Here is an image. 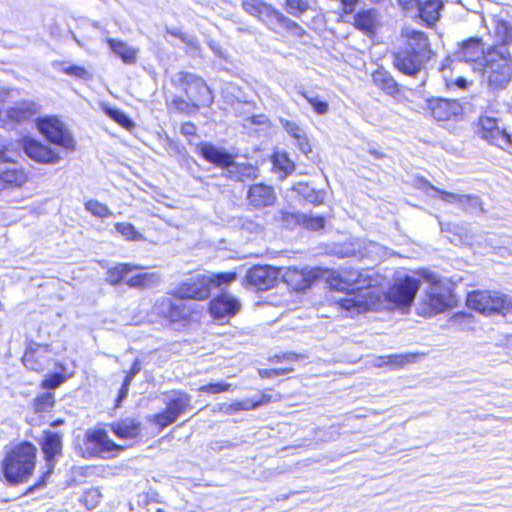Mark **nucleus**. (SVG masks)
Returning <instances> with one entry per match:
<instances>
[{"label":"nucleus","instance_id":"nucleus-1","mask_svg":"<svg viewBox=\"0 0 512 512\" xmlns=\"http://www.w3.org/2000/svg\"><path fill=\"white\" fill-rule=\"evenodd\" d=\"M403 37L404 46L393 53L392 64L401 74L415 78L436 53L429 36L423 31L407 30Z\"/></svg>","mask_w":512,"mask_h":512},{"label":"nucleus","instance_id":"nucleus-2","mask_svg":"<svg viewBox=\"0 0 512 512\" xmlns=\"http://www.w3.org/2000/svg\"><path fill=\"white\" fill-rule=\"evenodd\" d=\"M38 449L29 440H21L8 447L0 461V478L11 486L27 483L34 475Z\"/></svg>","mask_w":512,"mask_h":512},{"label":"nucleus","instance_id":"nucleus-3","mask_svg":"<svg viewBox=\"0 0 512 512\" xmlns=\"http://www.w3.org/2000/svg\"><path fill=\"white\" fill-rule=\"evenodd\" d=\"M175 89L182 92L186 98L175 96L169 108L176 113L192 115L203 107H210L213 103V94L205 80L196 74L181 71L177 79L172 80Z\"/></svg>","mask_w":512,"mask_h":512},{"label":"nucleus","instance_id":"nucleus-4","mask_svg":"<svg viewBox=\"0 0 512 512\" xmlns=\"http://www.w3.org/2000/svg\"><path fill=\"white\" fill-rule=\"evenodd\" d=\"M153 312L168 326L186 328L200 321L203 307L169 295L154 303Z\"/></svg>","mask_w":512,"mask_h":512},{"label":"nucleus","instance_id":"nucleus-5","mask_svg":"<svg viewBox=\"0 0 512 512\" xmlns=\"http://www.w3.org/2000/svg\"><path fill=\"white\" fill-rule=\"evenodd\" d=\"M64 436L61 432L52 430H43L38 441L44 467L33 484L28 486L23 492V496L30 495L35 491L43 490L50 482L51 476L55 471L56 464L63 456Z\"/></svg>","mask_w":512,"mask_h":512},{"label":"nucleus","instance_id":"nucleus-6","mask_svg":"<svg viewBox=\"0 0 512 512\" xmlns=\"http://www.w3.org/2000/svg\"><path fill=\"white\" fill-rule=\"evenodd\" d=\"M421 277L429 287L425 299L421 302L419 315L431 317L456 306L457 298L451 285L430 271H423Z\"/></svg>","mask_w":512,"mask_h":512},{"label":"nucleus","instance_id":"nucleus-7","mask_svg":"<svg viewBox=\"0 0 512 512\" xmlns=\"http://www.w3.org/2000/svg\"><path fill=\"white\" fill-rule=\"evenodd\" d=\"M77 454L83 459H110L117 457L127 446L116 443L109 437L103 426H95L86 430L82 441L75 446Z\"/></svg>","mask_w":512,"mask_h":512},{"label":"nucleus","instance_id":"nucleus-8","mask_svg":"<svg viewBox=\"0 0 512 512\" xmlns=\"http://www.w3.org/2000/svg\"><path fill=\"white\" fill-rule=\"evenodd\" d=\"M478 71L489 86L495 89L505 88L512 79V54L508 48L489 46Z\"/></svg>","mask_w":512,"mask_h":512},{"label":"nucleus","instance_id":"nucleus-9","mask_svg":"<svg viewBox=\"0 0 512 512\" xmlns=\"http://www.w3.org/2000/svg\"><path fill=\"white\" fill-rule=\"evenodd\" d=\"M465 306L486 317L506 316L512 311V299L497 290L475 289L466 294Z\"/></svg>","mask_w":512,"mask_h":512},{"label":"nucleus","instance_id":"nucleus-10","mask_svg":"<svg viewBox=\"0 0 512 512\" xmlns=\"http://www.w3.org/2000/svg\"><path fill=\"white\" fill-rule=\"evenodd\" d=\"M143 269L141 266L131 263H118L106 272V281L111 286H118L125 283L129 288L145 289L152 287L159 283L160 275L156 272H137L131 275L136 270Z\"/></svg>","mask_w":512,"mask_h":512},{"label":"nucleus","instance_id":"nucleus-11","mask_svg":"<svg viewBox=\"0 0 512 512\" xmlns=\"http://www.w3.org/2000/svg\"><path fill=\"white\" fill-rule=\"evenodd\" d=\"M327 272L326 284L330 290L337 292H349L352 290H364L372 287L373 277L368 269H356L344 267L337 270H322Z\"/></svg>","mask_w":512,"mask_h":512},{"label":"nucleus","instance_id":"nucleus-12","mask_svg":"<svg viewBox=\"0 0 512 512\" xmlns=\"http://www.w3.org/2000/svg\"><path fill=\"white\" fill-rule=\"evenodd\" d=\"M475 133L490 145L504 151L512 149V134L499 117L482 113L475 123Z\"/></svg>","mask_w":512,"mask_h":512},{"label":"nucleus","instance_id":"nucleus-13","mask_svg":"<svg viewBox=\"0 0 512 512\" xmlns=\"http://www.w3.org/2000/svg\"><path fill=\"white\" fill-rule=\"evenodd\" d=\"M193 408L191 395L183 390H174L172 396L165 402V407L150 418L159 431L174 424L182 415Z\"/></svg>","mask_w":512,"mask_h":512},{"label":"nucleus","instance_id":"nucleus-14","mask_svg":"<svg viewBox=\"0 0 512 512\" xmlns=\"http://www.w3.org/2000/svg\"><path fill=\"white\" fill-rule=\"evenodd\" d=\"M346 296L335 300L334 305L341 311L350 315L363 314L377 309L381 304V293L372 287L364 290L344 292Z\"/></svg>","mask_w":512,"mask_h":512},{"label":"nucleus","instance_id":"nucleus-15","mask_svg":"<svg viewBox=\"0 0 512 512\" xmlns=\"http://www.w3.org/2000/svg\"><path fill=\"white\" fill-rule=\"evenodd\" d=\"M36 128L49 143L57 145L66 151H73L75 149L76 142L73 135L58 116L48 115L37 118Z\"/></svg>","mask_w":512,"mask_h":512},{"label":"nucleus","instance_id":"nucleus-16","mask_svg":"<svg viewBox=\"0 0 512 512\" xmlns=\"http://www.w3.org/2000/svg\"><path fill=\"white\" fill-rule=\"evenodd\" d=\"M280 278L281 267L254 264L247 270L243 278V285L263 292L275 288L280 282Z\"/></svg>","mask_w":512,"mask_h":512},{"label":"nucleus","instance_id":"nucleus-17","mask_svg":"<svg viewBox=\"0 0 512 512\" xmlns=\"http://www.w3.org/2000/svg\"><path fill=\"white\" fill-rule=\"evenodd\" d=\"M321 276L320 268L281 267L280 281L285 283L291 291L303 292L310 289Z\"/></svg>","mask_w":512,"mask_h":512},{"label":"nucleus","instance_id":"nucleus-18","mask_svg":"<svg viewBox=\"0 0 512 512\" xmlns=\"http://www.w3.org/2000/svg\"><path fill=\"white\" fill-rule=\"evenodd\" d=\"M51 345L28 341L21 356L22 365L30 372L42 374L51 362Z\"/></svg>","mask_w":512,"mask_h":512},{"label":"nucleus","instance_id":"nucleus-19","mask_svg":"<svg viewBox=\"0 0 512 512\" xmlns=\"http://www.w3.org/2000/svg\"><path fill=\"white\" fill-rule=\"evenodd\" d=\"M419 288L420 281L406 275L389 286L386 300L398 307H410Z\"/></svg>","mask_w":512,"mask_h":512},{"label":"nucleus","instance_id":"nucleus-20","mask_svg":"<svg viewBox=\"0 0 512 512\" xmlns=\"http://www.w3.org/2000/svg\"><path fill=\"white\" fill-rule=\"evenodd\" d=\"M267 27L273 33L280 35L285 42L302 39L307 36V31L303 26L287 17L280 10L274 20L267 23Z\"/></svg>","mask_w":512,"mask_h":512},{"label":"nucleus","instance_id":"nucleus-21","mask_svg":"<svg viewBox=\"0 0 512 512\" xmlns=\"http://www.w3.org/2000/svg\"><path fill=\"white\" fill-rule=\"evenodd\" d=\"M206 281L205 275H198L192 281L181 282L177 288L170 291L168 295L175 296L186 302H189V300H206L210 297V291H208Z\"/></svg>","mask_w":512,"mask_h":512},{"label":"nucleus","instance_id":"nucleus-22","mask_svg":"<svg viewBox=\"0 0 512 512\" xmlns=\"http://www.w3.org/2000/svg\"><path fill=\"white\" fill-rule=\"evenodd\" d=\"M430 116L438 121H449L462 115L463 106L459 100L446 98H432L427 102Z\"/></svg>","mask_w":512,"mask_h":512},{"label":"nucleus","instance_id":"nucleus-23","mask_svg":"<svg viewBox=\"0 0 512 512\" xmlns=\"http://www.w3.org/2000/svg\"><path fill=\"white\" fill-rule=\"evenodd\" d=\"M240 309V301L227 293H220L214 296L208 304L210 316L217 321L234 317Z\"/></svg>","mask_w":512,"mask_h":512},{"label":"nucleus","instance_id":"nucleus-24","mask_svg":"<svg viewBox=\"0 0 512 512\" xmlns=\"http://www.w3.org/2000/svg\"><path fill=\"white\" fill-rule=\"evenodd\" d=\"M21 147L33 161L41 164H55L60 160L59 154L48 145L32 137H24Z\"/></svg>","mask_w":512,"mask_h":512},{"label":"nucleus","instance_id":"nucleus-25","mask_svg":"<svg viewBox=\"0 0 512 512\" xmlns=\"http://www.w3.org/2000/svg\"><path fill=\"white\" fill-rule=\"evenodd\" d=\"M246 199L249 206L259 210L273 206L277 201V195L273 186L259 182L248 187Z\"/></svg>","mask_w":512,"mask_h":512},{"label":"nucleus","instance_id":"nucleus-26","mask_svg":"<svg viewBox=\"0 0 512 512\" xmlns=\"http://www.w3.org/2000/svg\"><path fill=\"white\" fill-rule=\"evenodd\" d=\"M486 49L481 37H469L458 48L461 58L478 70L486 58Z\"/></svg>","mask_w":512,"mask_h":512},{"label":"nucleus","instance_id":"nucleus-27","mask_svg":"<svg viewBox=\"0 0 512 512\" xmlns=\"http://www.w3.org/2000/svg\"><path fill=\"white\" fill-rule=\"evenodd\" d=\"M29 173L20 165L0 169V192L23 188L29 181Z\"/></svg>","mask_w":512,"mask_h":512},{"label":"nucleus","instance_id":"nucleus-28","mask_svg":"<svg viewBox=\"0 0 512 512\" xmlns=\"http://www.w3.org/2000/svg\"><path fill=\"white\" fill-rule=\"evenodd\" d=\"M108 428L120 440H137L143 432L142 422L134 417H125L109 423Z\"/></svg>","mask_w":512,"mask_h":512},{"label":"nucleus","instance_id":"nucleus-29","mask_svg":"<svg viewBox=\"0 0 512 512\" xmlns=\"http://www.w3.org/2000/svg\"><path fill=\"white\" fill-rule=\"evenodd\" d=\"M371 80L379 90L390 97L399 98L403 95L402 86L389 71L381 66L371 73Z\"/></svg>","mask_w":512,"mask_h":512},{"label":"nucleus","instance_id":"nucleus-30","mask_svg":"<svg viewBox=\"0 0 512 512\" xmlns=\"http://www.w3.org/2000/svg\"><path fill=\"white\" fill-rule=\"evenodd\" d=\"M198 154L208 163H211L222 169H227L233 165V156L224 149L217 148L211 143H200L198 145Z\"/></svg>","mask_w":512,"mask_h":512},{"label":"nucleus","instance_id":"nucleus-31","mask_svg":"<svg viewBox=\"0 0 512 512\" xmlns=\"http://www.w3.org/2000/svg\"><path fill=\"white\" fill-rule=\"evenodd\" d=\"M241 7L247 14L256 17L266 25L274 20L279 11L263 0H241Z\"/></svg>","mask_w":512,"mask_h":512},{"label":"nucleus","instance_id":"nucleus-32","mask_svg":"<svg viewBox=\"0 0 512 512\" xmlns=\"http://www.w3.org/2000/svg\"><path fill=\"white\" fill-rule=\"evenodd\" d=\"M353 27L364 35L373 37L379 25L377 13L374 9H362L353 16Z\"/></svg>","mask_w":512,"mask_h":512},{"label":"nucleus","instance_id":"nucleus-33","mask_svg":"<svg viewBox=\"0 0 512 512\" xmlns=\"http://www.w3.org/2000/svg\"><path fill=\"white\" fill-rule=\"evenodd\" d=\"M283 220H293L295 224L311 232L321 231L326 226V218L322 215H309L303 213H282Z\"/></svg>","mask_w":512,"mask_h":512},{"label":"nucleus","instance_id":"nucleus-34","mask_svg":"<svg viewBox=\"0 0 512 512\" xmlns=\"http://www.w3.org/2000/svg\"><path fill=\"white\" fill-rule=\"evenodd\" d=\"M226 173V178L236 182L253 181L259 176V168L253 163H236L233 156V165Z\"/></svg>","mask_w":512,"mask_h":512},{"label":"nucleus","instance_id":"nucleus-35","mask_svg":"<svg viewBox=\"0 0 512 512\" xmlns=\"http://www.w3.org/2000/svg\"><path fill=\"white\" fill-rule=\"evenodd\" d=\"M442 8L443 3L440 0H425L416 9L420 19L426 26L431 27L439 20Z\"/></svg>","mask_w":512,"mask_h":512},{"label":"nucleus","instance_id":"nucleus-36","mask_svg":"<svg viewBox=\"0 0 512 512\" xmlns=\"http://www.w3.org/2000/svg\"><path fill=\"white\" fill-rule=\"evenodd\" d=\"M272 171L279 175L280 179L287 178L295 170L294 162L285 151H275L270 156Z\"/></svg>","mask_w":512,"mask_h":512},{"label":"nucleus","instance_id":"nucleus-37","mask_svg":"<svg viewBox=\"0 0 512 512\" xmlns=\"http://www.w3.org/2000/svg\"><path fill=\"white\" fill-rule=\"evenodd\" d=\"M57 372L46 375L39 384V387L43 390L53 391L64 384L71 376L66 372V367L63 363H57Z\"/></svg>","mask_w":512,"mask_h":512},{"label":"nucleus","instance_id":"nucleus-38","mask_svg":"<svg viewBox=\"0 0 512 512\" xmlns=\"http://www.w3.org/2000/svg\"><path fill=\"white\" fill-rule=\"evenodd\" d=\"M55 405L56 396L54 391L47 390L37 394L31 402L32 411L36 415L50 413L53 411Z\"/></svg>","mask_w":512,"mask_h":512},{"label":"nucleus","instance_id":"nucleus-39","mask_svg":"<svg viewBox=\"0 0 512 512\" xmlns=\"http://www.w3.org/2000/svg\"><path fill=\"white\" fill-rule=\"evenodd\" d=\"M107 44L125 64H134L137 61V49L129 47L125 42L110 38L107 40Z\"/></svg>","mask_w":512,"mask_h":512},{"label":"nucleus","instance_id":"nucleus-40","mask_svg":"<svg viewBox=\"0 0 512 512\" xmlns=\"http://www.w3.org/2000/svg\"><path fill=\"white\" fill-rule=\"evenodd\" d=\"M419 353L391 354L380 357V366H387L390 369H401L409 364L416 362Z\"/></svg>","mask_w":512,"mask_h":512},{"label":"nucleus","instance_id":"nucleus-41","mask_svg":"<svg viewBox=\"0 0 512 512\" xmlns=\"http://www.w3.org/2000/svg\"><path fill=\"white\" fill-rule=\"evenodd\" d=\"M494 35L497 42L492 46L507 48L512 43V25L506 20H497L494 25Z\"/></svg>","mask_w":512,"mask_h":512},{"label":"nucleus","instance_id":"nucleus-42","mask_svg":"<svg viewBox=\"0 0 512 512\" xmlns=\"http://www.w3.org/2000/svg\"><path fill=\"white\" fill-rule=\"evenodd\" d=\"M238 277V274L236 271H226V272H218L213 273L212 275L208 276L205 275L206 278V285L208 288V291L211 292V289L213 287H223L228 286L232 282H234Z\"/></svg>","mask_w":512,"mask_h":512},{"label":"nucleus","instance_id":"nucleus-43","mask_svg":"<svg viewBox=\"0 0 512 512\" xmlns=\"http://www.w3.org/2000/svg\"><path fill=\"white\" fill-rule=\"evenodd\" d=\"M30 116V110L23 106L9 107L4 111V120L9 124H20Z\"/></svg>","mask_w":512,"mask_h":512},{"label":"nucleus","instance_id":"nucleus-44","mask_svg":"<svg viewBox=\"0 0 512 512\" xmlns=\"http://www.w3.org/2000/svg\"><path fill=\"white\" fill-rule=\"evenodd\" d=\"M104 112L110 119H112L119 126L128 131L132 130L135 126L134 122L123 111L119 109L105 107Z\"/></svg>","mask_w":512,"mask_h":512},{"label":"nucleus","instance_id":"nucleus-45","mask_svg":"<svg viewBox=\"0 0 512 512\" xmlns=\"http://www.w3.org/2000/svg\"><path fill=\"white\" fill-rule=\"evenodd\" d=\"M115 230L121 234L127 241H142L143 235L136 230L133 224L128 222H117L114 224Z\"/></svg>","mask_w":512,"mask_h":512},{"label":"nucleus","instance_id":"nucleus-46","mask_svg":"<svg viewBox=\"0 0 512 512\" xmlns=\"http://www.w3.org/2000/svg\"><path fill=\"white\" fill-rule=\"evenodd\" d=\"M102 500V494L98 488H89L83 492L80 502L88 510L95 509Z\"/></svg>","mask_w":512,"mask_h":512},{"label":"nucleus","instance_id":"nucleus-47","mask_svg":"<svg viewBox=\"0 0 512 512\" xmlns=\"http://www.w3.org/2000/svg\"><path fill=\"white\" fill-rule=\"evenodd\" d=\"M285 10L293 16H301L310 10L309 0H285Z\"/></svg>","mask_w":512,"mask_h":512},{"label":"nucleus","instance_id":"nucleus-48","mask_svg":"<svg viewBox=\"0 0 512 512\" xmlns=\"http://www.w3.org/2000/svg\"><path fill=\"white\" fill-rule=\"evenodd\" d=\"M85 208L93 216L99 218H107L112 214L107 205L96 199H89L88 201H86Z\"/></svg>","mask_w":512,"mask_h":512},{"label":"nucleus","instance_id":"nucleus-49","mask_svg":"<svg viewBox=\"0 0 512 512\" xmlns=\"http://www.w3.org/2000/svg\"><path fill=\"white\" fill-rule=\"evenodd\" d=\"M232 390V385L227 382H217V383H207L198 387L197 391L199 393L205 394H221L225 392H229Z\"/></svg>","mask_w":512,"mask_h":512},{"label":"nucleus","instance_id":"nucleus-50","mask_svg":"<svg viewBox=\"0 0 512 512\" xmlns=\"http://www.w3.org/2000/svg\"><path fill=\"white\" fill-rule=\"evenodd\" d=\"M300 95L307 101V103H309L312 106L314 112L317 113L318 115H324L328 112L329 105L326 101L320 100L316 97H312L306 91L300 92Z\"/></svg>","mask_w":512,"mask_h":512},{"label":"nucleus","instance_id":"nucleus-51","mask_svg":"<svg viewBox=\"0 0 512 512\" xmlns=\"http://www.w3.org/2000/svg\"><path fill=\"white\" fill-rule=\"evenodd\" d=\"M250 399L235 400L229 404H223L220 409L224 414L231 415L238 411L252 410Z\"/></svg>","mask_w":512,"mask_h":512},{"label":"nucleus","instance_id":"nucleus-52","mask_svg":"<svg viewBox=\"0 0 512 512\" xmlns=\"http://www.w3.org/2000/svg\"><path fill=\"white\" fill-rule=\"evenodd\" d=\"M60 72L80 80H88L90 78V74L86 68L76 64L62 67Z\"/></svg>","mask_w":512,"mask_h":512},{"label":"nucleus","instance_id":"nucleus-53","mask_svg":"<svg viewBox=\"0 0 512 512\" xmlns=\"http://www.w3.org/2000/svg\"><path fill=\"white\" fill-rule=\"evenodd\" d=\"M294 371V368L284 367V368H263L258 370V374L262 379H272L276 376L288 374Z\"/></svg>","mask_w":512,"mask_h":512},{"label":"nucleus","instance_id":"nucleus-54","mask_svg":"<svg viewBox=\"0 0 512 512\" xmlns=\"http://www.w3.org/2000/svg\"><path fill=\"white\" fill-rule=\"evenodd\" d=\"M418 185L425 190H435L439 193L440 197L446 201H450L451 199H455L456 196L450 192L444 190L436 189L427 179L424 177H417Z\"/></svg>","mask_w":512,"mask_h":512},{"label":"nucleus","instance_id":"nucleus-55","mask_svg":"<svg viewBox=\"0 0 512 512\" xmlns=\"http://www.w3.org/2000/svg\"><path fill=\"white\" fill-rule=\"evenodd\" d=\"M300 358L301 355L295 352H284L273 355L272 357H270L269 361L271 363H294L299 361Z\"/></svg>","mask_w":512,"mask_h":512},{"label":"nucleus","instance_id":"nucleus-56","mask_svg":"<svg viewBox=\"0 0 512 512\" xmlns=\"http://www.w3.org/2000/svg\"><path fill=\"white\" fill-rule=\"evenodd\" d=\"M15 151L12 142L0 143V163H7L11 161V154Z\"/></svg>","mask_w":512,"mask_h":512},{"label":"nucleus","instance_id":"nucleus-57","mask_svg":"<svg viewBox=\"0 0 512 512\" xmlns=\"http://www.w3.org/2000/svg\"><path fill=\"white\" fill-rule=\"evenodd\" d=\"M283 128L295 140H297L299 137H301L304 134L302 132L301 128L296 123L288 121V120H286L283 123Z\"/></svg>","mask_w":512,"mask_h":512},{"label":"nucleus","instance_id":"nucleus-58","mask_svg":"<svg viewBox=\"0 0 512 512\" xmlns=\"http://www.w3.org/2000/svg\"><path fill=\"white\" fill-rule=\"evenodd\" d=\"M341 6V15H350L354 13L360 0H338Z\"/></svg>","mask_w":512,"mask_h":512},{"label":"nucleus","instance_id":"nucleus-59","mask_svg":"<svg viewBox=\"0 0 512 512\" xmlns=\"http://www.w3.org/2000/svg\"><path fill=\"white\" fill-rule=\"evenodd\" d=\"M445 86L448 89L459 88L466 89L468 87V82L464 77H458L457 79H451L445 77Z\"/></svg>","mask_w":512,"mask_h":512},{"label":"nucleus","instance_id":"nucleus-60","mask_svg":"<svg viewBox=\"0 0 512 512\" xmlns=\"http://www.w3.org/2000/svg\"><path fill=\"white\" fill-rule=\"evenodd\" d=\"M273 397L271 394H268V393H265V392H262L260 394V397L258 400H251L250 399V403H251V409L254 410V409H257L258 407L262 406V405H265V404H269L273 401Z\"/></svg>","mask_w":512,"mask_h":512},{"label":"nucleus","instance_id":"nucleus-61","mask_svg":"<svg viewBox=\"0 0 512 512\" xmlns=\"http://www.w3.org/2000/svg\"><path fill=\"white\" fill-rule=\"evenodd\" d=\"M296 141V145L298 146V148L305 154H309L312 152V147L309 143V140L308 138L306 137L305 134H303L301 137H299Z\"/></svg>","mask_w":512,"mask_h":512},{"label":"nucleus","instance_id":"nucleus-62","mask_svg":"<svg viewBox=\"0 0 512 512\" xmlns=\"http://www.w3.org/2000/svg\"><path fill=\"white\" fill-rule=\"evenodd\" d=\"M397 3L402 10L413 11L419 6L421 0H397Z\"/></svg>","mask_w":512,"mask_h":512},{"label":"nucleus","instance_id":"nucleus-63","mask_svg":"<svg viewBox=\"0 0 512 512\" xmlns=\"http://www.w3.org/2000/svg\"><path fill=\"white\" fill-rule=\"evenodd\" d=\"M181 133L187 137L196 136V126L192 122H184L180 127Z\"/></svg>","mask_w":512,"mask_h":512},{"label":"nucleus","instance_id":"nucleus-64","mask_svg":"<svg viewBox=\"0 0 512 512\" xmlns=\"http://www.w3.org/2000/svg\"><path fill=\"white\" fill-rule=\"evenodd\" d=\"M128 391L129 387L122 384L115 400V407H119L121 405V402L127 397Z\"/></svg>","mask_w":512,"mask_h":512}]
</instances>
